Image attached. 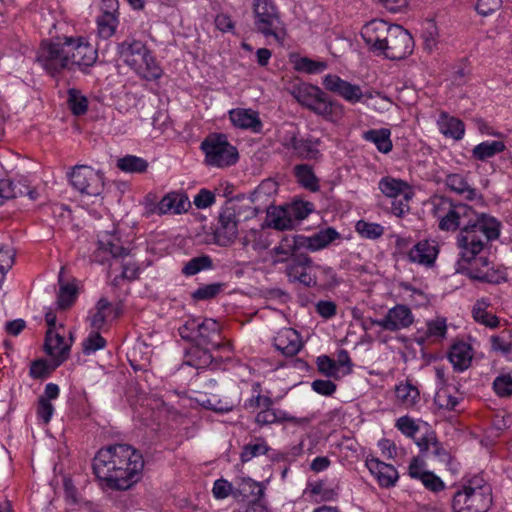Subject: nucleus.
<instances>
[{"instance_id":"nucleus-1","label":"nucleus","mask_w":512,"mask_h":512,"mask_svg":"<svg viewBox=\"0 0 512 512\" xmlns=\"http://www.w3.org/2000/svg\"><path fill=\"white\" fill-rule=\"evenodd\" d=\"M430 203L438 228L445 232L458 231L455 237L458 250L456 271L483 283L499 284L504 281V273L485 256L491 243L501 235V221L443 195H434Z\"/></svg>"},{"instance_id":"nucleus-2","label":"nucleus","mask_w":512,"mask_h":512,"mask_svg":"<svg viewBox=\"0 0 512 512\" xmlns=\"http://www.w3.org/2000/svg\"><path fill=\"white\" fill-rule=\"evenodd\" d=\"M92 468L102 487L122 491L141 479L144 459L133 446L119 443L101 448L93 459Z\"/></svg>"},{"instance_id":"nucleus-3","label":"nucleus","mask_w":512,"mask_h":512,"mask_svg":"<svg viewBox=\"0 0 512 512\" xmlns=\"http://www.w3.org/2000/svg\"><path fill=\"white\" fill-rule=\"evenodd\" d=\"M275 400L267 391L263 394L260 382L251 384L250 396L243 402V409L254 415V423L257 427L263 428L273 424L290 423L295 426H304L310 422L307 417H296L286 410L275 408Z\"/></svg>"},{"instance_id":"nucleus-4","label":"nucleus","mask_w":512,"mask_h":512,"mask_svg":"<svg viewBox=\"0 0 512 512\" xmlns=\"http://www.w3.org/2000/svg\"><path fill=\"white\" fill-rule=\"evenodd\" d=\"M116 53L124 64L145 81L156 82L164 74L163 68L154 53L141 40L127 37L117 44Z\"/></svg>"},{"instance_id":"nucleus-5","label":"nucleus","mask_w":512,"mask_h":512,"mask_svg":"<svg viewBox=\"0 0 512 512\" xmlns=\"http://www.w3.org/2000/svg\"><path fill=\"white\" fill-rule=\"evenodd\" d=\"M179 336L187 342L210 346L217 351L232 354V343L222 333V325L213 318L189 316L178 327Z\"/></svg>"},{"instance_id":"nucleus-6","label":"nucleus","mask_w":512,"mask_h":512,"mask_svg":"<svg viewBox=\"0 0 512 512\" xmlns=\"http://www.w3.org/2000/svg\"><path fill=\"white\" fill-rule=\"evenodd\" d=\"M492 505V488L482 477L474 476L452 498L453 512H487Z\"/></svg>"},{"instance_id":"nucleus-7","label":"nucleus","mask_w":512,"mask_h":512,"mask_svg":"<svg viewBox=\"0 0 512 512\" xmlns=\"http://www.w3.org/2000/svg\"><path fill=\"white\" fill-rule=\"evenodd\" d=\"M200 150L204 154V163L209 167L228 168L239 160L237 147L222 132L209 133L201 142Z\"/></svg>"},{"instance_id":"nucleus-8","label":"nucleus","mask_w":512,"mask_h":512,"mask_svg":"<svg viewBox=\"0 0 512 512\" xmlns=\"http://www.w3.org/2000/svg\"><path fill=\"white\" fill-rule=\"evenodd\" d=\"M35 61L53 79H58L65 71H69L70 62L65 36L57 40H42Z\"/></svg>"},{"instance_id":"nucleus-9","label":"nucleus","mask_w":512,"mask_h":512,"mask_svg":"<svg viewBox=\"0 0 512 512\" xmlns=\"http://www.w3.org/2000/svg\"><path fill=\"white\" fill-rule=\"evenodd\" d=\"M252 9L257 31L264 37H273L282 45L286 39L287 30L274 0H253Z\"/></svg>"},{"instance_id":"nucleus-10","label":"nucleus","mask_w":512,"mask_h":512,"mask_svg":"<svg viewBox=\"0 0 512 512\" xmlns=\"http://www.w3.org/2000/svg\"><path fill=\"white\" fill-rule=\"evenodd\" d=\"M69 57V71L77 67L83 74H88L89 69L98 58L97 49L83 36H65Z\"/></svg>"},{"instance_id":"nucleus-11","label":"nucleus","mask_w":512,"mask_h":512,"mask_svg":"<svg viewBox=\"0 0 512 512\" xmlns=\"http://www.w3.org/2000/svg\"><path fill=\"white\" fill-rule=\"evenodd\" d=\"M191 344L192 345L185 350L183 363L197 370L206 368L218 369L221 367L222 363L229 360L232 355L217 351L210 346Z\"/></svg>"},{"instance_id":"nucleus-12","label":"nucleus","mask_w":512,"mask_h":512,"mask_svg":"<svg viewBox=\"0 0 512 512\" xmlns=\"http://www.w3.org/2000/svg\"><path fill=\"white\" fill-rule=\"evenodd\" d=\"M69 179L73 188L83 195L99 197L104 190L103 173L87 165L75 166Z\"/></svg>"},{"instance_id":"nucleus-13","label":"nucleus","mask_w":512,"mask_h":512,"mask_svg":"<svg viewBox=\"0 0 512 512\" xmlns=\"http://www.w3.org/2000/svg\"><path fill=\"white\" fill-rule=\"evenodd\" d=\"M322 85L326 91L339 96L351 105L365 103L366 100L372 98L369 91H363L360 85L342 79L337 74L325 75L322 79Z\"/></svg>"},{"instance_id":"nucleus-14","label":"nucleus","mask_w":512,"mask_h":512,"mask_svg":"<svg viewBox=\"0 0 512 512\" xmlns=\"http://www.w3.org/2000/svg\"><path fill=\"white\" fill-rule=\"evenodd\" d=\"M381 55L390 60H401L412 54L414 40L412 35L402 26L392 24L389 35L384 41Z\"/></svg>"},{"instance_id":"nucleus-15","label":"nucleus","mask_w":512,"mask_h":512,"mask_svg":"<svg viewBox=\"0 0 512 512\" xmlns=\"http://www.w3.org/2000/svg\"><path fill=\"white\" fill-rule=\"evenodd\" d=\"M238 222L234 206L222 207L213 230L215 244L221 247L230 246L238 236Z\"/></svg>"},{"instance_id":"nucleus-16","label":"nucleus","mask_w":512,"mask_h":512,"mask_svg":"<svg viewBox=\"0 0 512 512\" xmlns=\"http://www.w3.org/2000/svg\"><path fill=\"white\" fill-rule=\"evenodd\" d=\"M129 254V246L122 241L118 231L103 232L98 238V248L94 252V260L105 264L111 259H119Z\"/></svg>"},{"instance_id":"nucleus-17","label":"nucleus","mask_w":512,"mask_h":512,"mask_svg":"<svg viewBox=\"0 0 512 512\" xmlns=\"http://www.w3.org/2000/svg\"><path fill=\"white\" fill-rule=\"evenodd\" d=\"M285 273L290 282H299L305 287L316 285V277L311 274L313 262L305 253H299L286 262Z\"/></svg>"},{"instance_id":"nucleus-18","label":"nucleus","mask_w":512,"mask_h":512,"mask_svg":"<svg viewBox=\"0 0 512 512\" xmlns=\"http://www.w3.org/2000/svg\"><path fill=\"white\" fill-rule=\"evenodd\" d=\"M391 27L392 24L382 19L371 20L362 27L360 34L369 51L381 55Z\"/></svg>"},{"instance_id":"nucleus-19","label":"nucleus","mask_w":512,"mask_h":512,"mask_svg":"<svg viewBox=\"0 0 512 512\" xmlns=\"http://www.w3.org/2000/svg\"><path fill=\"white\" fill-rule=\"evenodd\" d=\"M371 322L383 330L396 332L410 327L414 322V315L407 305L397 304L387 311L384 318L372 319Z\"/></svg>"},{"instance_id":"nucleus-20","label":"nucleus","mask_w":512,"mask_h":512,"mask_svg":"<svg viewBox=\"0 0 512 512\" xmlns=\"http://www.w3.org/2000/svg\"><path fill=\"white\" fill-rule=\"evenodd\" d=\"M365 466L382 488L394 487L399 479V473L393 465L385 463L374 456L366 458Z\"/></svg>"},{"instance_id":"nucleus-21","label":"nucleus","mask_w":512,"mask_h":512,"mask_svg":"<svg viewBox=\"0 0 512 512\" xmlns=\"http://www.w3.org/2000/svg\"><path fill=\"white\" fill-rule=\"evenodd\" d=\"M65 332L64 330H62ZM71 344L65 340L64 333L59 331H46L44 349L53 362L54 368L60 366L69 357Z\"/></svg>"},{"instance_id":"nucleus-22","label":"nucleus","mask_w":512,"mask_h":512,"mask_svg":"<svg viewBox=\"0 0 512 512\" xmlns=\"http://www.w3.org/2000/svg\"><path fill=\"white\" fill-rule=\"evenodd\" d=\"M228 116L233 127L237 129L256 134L263 130V122L258 111L250 108H233L228 111Z\"/></svg>"},{"instance_id":"nucleus-23","label":"nucleus","mask_w":512,"mask_h":512,"mask_svg":"<svg viewBox=\"0 0 512 512\" xmlns=\"http://www.w3.org/2000/svg\"><path fill=\"white\" fill-rule=\"evenodd\" d=\"M473 354L474 350L469 343L457 340L449 347L447 358L452 364L453 370L457 373H462L471 366Z\"/></svg>"},{"instance_id":"nucleus-24","label":"nucleus","mask_w":512,"mask_h":512,"mask_svg":"<svg viewBox=\"0 0 512 512\" xmlns=\"http://www.w3.org/2000/svg\"><path fill=\"white\" fill-rule=\"evenodd\" d=\"M439 246L435 241H418L408 252V259L425 267H432L438 257Z\"/></svg>"},{"instance_id":"nucleus-25","label":"nucleus","mask_w":512,"mask_h":512,"mask_svg":"<svg viewBox=\"0 0 512 512\" xmlns=\"http://www.w3.org/2000/svg\"><path fill=\"white\" fill-rule=\"evenodd\" d=\"M445 186L452 192L464 197L468 201L483 200V196L469 182L465 174L450 173L444 180Z\"/></svg>"},{"instance_id":"nucleus-26","label":"nucleus","mask_w":512,"mask_h":512,"mask_svg":"<svg viewBox=\"0 0 512 512\" xmlns=\"http://www.w3.org/2000/svg\"><path fill=\"white\" fill-rule=\"evenodd\" d=\"M274 346L283 355L293 357L299 353L303 343L298 331L293 328H284L274 338Z\"/></svg>"},{"instance_id":"nucleus-27","label":"nucleus","mask_w":512,"mask_h":512,"mask_svg":"<svg viewBox=\"0 0 512 512\" xmlns=\"http://www.w3.org/2000/svg\"><path fill=\"white\" fill-rule=\"evenodd\" d=\"M313 113L328 122L338 124L343 120L346 109L340 101L333 99L328 94L324 93V97L320 99Z\"/></svg>"},{"instance_id":"nucleus-28","label":"nucleus","mask_w":512,"mask_h":512,"mask_svg":"<svg viewBox=\"0 0 512 512\" xmlns=\"http://www.w3.org/2000/svg\"><path fill=\"white\" fill-rule=\"evenodd\" d=\"M324 91L316 85L302 83L295 85L291 91L294 99L304 108L314 111L320 99L324 97Z\"/></svg>"},{"instance_id":"nucleus-29","label":"nucleus","mask_w":512,"mask_h":512,"mask_svg":"<svg viewBox=\"0 0 512 512\" xmlns=\"http://www.w3.org/2000/svg\"><path fill=\"white\" fill-rule=\"evenodd\" d=\"M302 235L289 234L282 237L277 246L274 247V262L284 263L289 261L295 255H298L300 250L304 248L302 245Z\"/></svg>"},{"instance_id":"nucleus-30","label":"nucleus","mask_w":512,"mask_h":512,"mask_svg":"<svg viewBox=\"0 0 512 512\" xmlns=\"http://www.w3.org/2000/svg\"><path fill=\"white\" fill-rule=\"evenodd\" d=\"M239 497H242L243 499L251 498L248 500L247 504L255 502L265 504L263 485L250 477L235 479V498L237 499Z\"/></svg>"},{"instance_id":"nucleus-31","label":"nucleus","mask_w":512,"mask_h":512,"mask_svg":"<svg viewBox=\"0 0 512 512\" xmlns=\"http://www.w3.org/2000/svg\"><path fill=\"white\" fill-rule=\"evenodd\" d=\"M191 203L185 192L171 191L160 200L159 212L163 215H180L188 211Z\"/></svg>"},{"instance_id":"nucleus-32","label":"nucleus","mask_w":512,"mask_h":512,"mask_svg":"<svg viewBox=\"0 0 512 512\" xmlns=\"http://www.w3.org/2000/svg\"><path fill=\"white\" fill-rule=\"evenodd\" d=\"M340 237V233L335 228L327 227L309 237L302 235L300 239L305 249L315 252L326 248Z\"/></svg>"},{"instance_id":"nucleus-33","label":"nucleus","mask_w":512,"mask_h":512,"mask_svg":"<svg viewBox=\"0 0 512 512\" xmlns=\"http://www.w3.org/2000/svg\"><path fill=\"white\" fill-rule=\"evenodd\" d=\"M437 127L442 135L455 141H460L465 136L464 122L445 111L440 112Z\"/></svg>"},{"instance_id":"nucleus-34","label":"nucleus","mask_w":512,"mask_h":512,"mask_svg":"<svg viewBox=\"0 0 512 512\" xmlns=\"http://www.w3.org/2000/svg\"><path fill=\"white\" fill-rule=\"evenodd\" d=\"M290 62L295 71L308 75H317L328 68L326 60H315L307 56L292 55Z\"/></svg>"},{"instance_id":"nucleus-35","label":"nucleus","mask_w":512,"mask_h":512,"mask_svg":"<svg viewBox=\"0 0 512 512\" xmlns=\"http://www.w3.org/2000/svg\"><path fill=\"white\" fill-rule=\"evenodd\" d=\"M241 244L247 251L261 252L270 246V239L267 232L262 229H250L241 238Z\"/></svg>"},{"instance_id":"nucleus-36","label":"nucleus","mask_w":512,"mask_h":512,"mask_svg":"<svg viewBox=\"0 0 512 512\" xmlns=\"http://www.w3.org/2000/svg\"><path fill=\"white\" fill-rule=\"evenodd\" d=\"M362 137L365 141L373 143L377 150L383 154H387L393 149L390 129H369L363 133Z\"/></svg>"},{"instance_id":"nucleus-37","label":"nucleus","mask_w":512,"mask_h":512,"mask_svg":"<svg viewBox=\"0 0 512 512\" xmlns=\"http://www.w3.org/2000/svg\"><path fill=\"white\" fill-rule=\"evenodd\" d=\"M320 140L308 136L306 138L300 137L292 150L293 155L303 160H316L321 155L318 146Z\"/></svg>"},{"instance_id":"nucleus-38","label":"nucleus","mask_w":512,"mask_h":512,"mask_svg":"<svg viewBox=\"0 0 512 512\" xmlns=\"http://www.w3.org/2000/svg\"><path fill=\"white\" fill-rule=\"evenodd\" d=\"M395 395L397 402L405 408L414 407L420 400L418 388L408 380L396 385Z\"/></svg>"},{"instance_id":"nucleus-39","label":"nucleus","mask_w":512,"mask_h":512,"mask_svg":"<svg viewBox=\"0 0 512 512\" xmlns=\"http://www.w3.org/2000/svg\"><path fill=\"white\" fill-rule=\"evenodd\" d=\"M505 144L500 140H486L472 149V158L478 161H487L505 150Z\"/></svg>"},{"instance_id":"nucleus-40","label":"nucleus","mask_w":512,"mask_h":512,"mask_svg":"<svg viewBox=\"0 0 512 512\" xmlns=\"http://www.w3.org/2000/svg\"><path fill=\"white\" fill-rule=\"evenodd\" d=\"M378 188L386 197L393 199L403 196L407 191H412L406 181L390 176L381 178L378 183Z\"/></svg>"},{"instance_id":"nucleus-41","label":"nucleus","mask_w":512,"mask_h":512,"mask_svg":"<svg viewBox=\"0 0 512 512\" xmlns=\"http://www.w3.org/2000/svg\"><path fill=\"white\" fill-rule=\"evenodd\" d=\"M98 35L100 38L110 39L119 25V14L111 11H103L96 20Z\"/></svg>"},{"instance_id":"nucleus-42","label":"nucleus","mask_w":512,"mask_h":512,"mask_svg":"<svg viewBox=\"0 0 512 512\" xmlns=\"http://www.w3.org/2000/svg\"><path fill=\"white\" fill-rule=\"evenodd\" d=\"M294 176L297 182L311 192H317L320 188L319 179L314 173L312 166L308 164H297L294 167Z\"/></svg>"},{"instance_id":"nucleus-43","label":"nucleus","mask_w":512,"mask_h":512,"mask_svg":"<svg viewBox=\"0 0 512 512\" xmlns=\"http://www.w3.org/2000/svg\"><path fill=\"white\" fill-rule=\"evenodd\" d=\"M113 304L106 298H100L96 303L94 311L90 312L88 317L90 327L93 330H102L109 317L108 311L112 310Z\"/></svg>"},{"instance_id":"nucleus-44","label":"nucleus","mask_w":512,"mask_h":512,"mask_svg":"<svg viewBox=\"0 0 512 512\" xmlns=\"http://www.w3.org/2000/svg\"><path fill=\"white\" fill-rule=\"evenodd\" d=\"M116 167L124 173L142 174L147 171L149 163L142 157L127 154L117 159Z\"/></svg>"},{"instance_id":"nucleus-45","label":"nucleus","mask_w":512,"mask_h":512,"mask_svg":"<svg viewBox=\"0 0 512 512\" xmlns=\"http://www.w3.org/2000/svg\"><path fill=\"white\" fill-rule=\"evenodd\" d=\"M270 450L267 441L262 437H255L242 447L240 460L247 463L252 459L265 455Z\"/></svg>"},{"instance_id":"nucleus-46","label":"nucleus","mask_w":512,"mask_h":512,"mask_svg":"<svg viewBox=\"0 0 512 512\" xmlns=\"http://www.w3.org/2000/svg\"><path fill=\"white\" fill-rule=\"evenodd\" d=\"M214 267L211 256L202 254L193 257L184 263L181 273L185 277H192L202 271L212 270Z\"/></svg>"},{"instance_id":"nucleus-47","label":"nucleus","mask_w":512,"mask_h":512,"mask_svg":"<svg viewBox=\"0 0 512 512\" xmlns=\"http://www.w3.org/2000/svg\"><path fill=\"white\" fill-rule=\"evenodd\" d=\"M67 104L74 116L86 114L89 107L88 98L76 88H69L67 91Z\"/></svg>"},{"instance_id":"nucleus-48","label":"nucleus","mask_w":512,"mask_h":512,"mask_svg":"<svg viewBox=\"0 0 512 512\" xmlns=\"http://www.w3.org/2000/svg\"><path fill=\"white\" fill-rule=\"evenodd\" d=\"M355 230L361 238L369 240H377L385 232V228L381 224L365 220H359L355 225Z\"/></svg>"},{"instance_id":"nucleus-49","label":"nucleus","mask_w":512,"mask_h":512,"mask_svg":"<svg viewBox=\"0 0 512 512\" xmlns=\"http://www.w3.org/2000/svg\"><path fill=\"white\" fill-rule=\"evenodd\" d=\"M492 390L499 398H511L512 375L510 373H500L492 382Z\"/></svg>"},{"instance_id":"nucleus-50","label":"nucleus","mask_w":512,"mask_h":512,"mask_svg":"<svg viewBox=\"0 0 512 512\" xmlns=\"http://www.w3.org/2000/svg\"><path fill=\"white\" fill-rule=\"evenodd\" d=\"M107 341L101 336L100 330H93L88 334L82 343V351L85 355H92L95 352L104 349Z\"/></svg>"},{"instance_id":"nucleus-51","label":"nucleus","mask_w":512,"mask_h":512,"mask_svg":"<svg viewBox=\"0 0 512 512\" xmlns=\"http://www.w3.org/2000/svg\"><path fill=\"white\" fill-rule=\"evenodd\" d=\"M425 339H443L447 334V320L444 317L427 321Z\"/></svg>"},{"instance_id":"nucleus-52","label":"nucleus","mask_w":512,"mask_h":512,"mask_svg":"<svg viewBox=\"0 0 512 512\" xmlns=\"http://www.w3.org/2000/svg\"><path fill=\"white\" fill-rule=\"evenodd\" d=\"M212 495L216 500H224L229 496L235 498V481L229 482L225 478H219L214 481Z\"/></svg>"},{"instance_id":"nucleus-53","label":"nucleus","mask_w":512,"mask_h":512,"mask_svg":"<svg viewBox=\"0 0 512 512\" xmlns=\"http://www.w3.org/2000/svg\"><path fill=\"white\" fill-rule=\"evenodd\" d=\"M15 259V252L12 248L0 245V285L4 282L6 274L12 268Z\"/></svg>"},{"instance_id":"nucleus-54","label":"nucleus","mask_w":512,"mask_h":512,"mask_svg":"<svg viewBox=\"0 0 512 512\" xmlns=\"http://www.w3.org/2000/svg\"><path fill=\"white\" fill-rule=\"evenodd\" d=\"M277 192V183L274 180L267 179L263 180L253 191L252 201H263L266 198H270Z\"/></svg>"},{"instance_id":"nucleus-55","label":"nucleus","mask_w":512,"mask_h":512,"mask_svg":"<svg viewBox=\"0 0 512 512\" xmlns=\"http://www.w3.org/2000/svg\"><path fill=\"white\" fill-rule=\"evenodd\" d=\"M435 403L441 409L454 410L459 404V399L449 388L439 389L435 395Z\"/></svg>"},{"instance_id":"nucleus-56","label":"nucleus","mask_w":512,"mask_h":512,"mask_svg":"<svg viewBox=\"0 0 512 512\" xmlns=\"http://www.w3.org/2000/svg\"><path fill=\"white\" fill-rule=\"evenodd\" d=\"M77 293L75 285L70 283L62 285L57 297L59 307L62 309L70 307L76 301Z\"/></svg>"},{"instance_id":"nucleus-57","label":"nucleus","mask_w":512,"mask_h":512,"mask_svg":"<svg viewBox=\"0 0 512 512\" xmlns=\"http://www.w3.org/2000/svg\"><path fill=\"white\" fill-rule=\"evenodd\" d=\"M474 320L488 328L495 329L499 326V318L486 309L475 306L472 311Z\"/></svg>"},{"instance_id":"nucleus-58","label":"nucleus","mask_w":512,"mask_h":512,"mask_svg":"<svg viewBox=\"0 0 512 512\" xmlns=\"http://www.w3.org/2000/svg\"><path fill=\"white\" fill-rule=\"evenodd\" d=\"M223 284L210 283L199 286L193 293V299L197 301L210 300L215 298L222 291Z\"/></svg>"},{"instance_id":"nucleus-59","label":"nucleus","mask_w":512,"mask_h":512,"mask_svg":"<svg viewBox=\"0 0 512 512\" xmlns=\"http://www.w3.org/2000/svg\"><path fill=\"white\" fill-rule=\"evenodd\" d=\"M317 367L320 373L329 378L339 379V370L334 359L327 355H321L317 358Z\"/></svg>"},{"instance_id":"nucleus-60","label":"nucleus","mask_w":512,"mask_h":512,"mask_svg":"<svg viewBox=\"0 0 512 512\" xmlns=\"http://www.w3.org/2000/svg\"><path fill=\"white\" fill-rule=\"evenodd\" d=\"M418 481L432 493H439L446 488L445 482L432 471L426 472Z\"/></svg>"},{"instance_id":"nucleus-61","label":"nucleus","mask_w":512,"mask_h":512,"mask_svg":"<svg viewBox=\"0 0 512 512\" xmlns=\"http://www.w3.org/2000/svg\"><path fill=\"white\" fill-rule=\"evenodd\" d=\"M299 138V130L295 126L290 125L288 129H284L280 132L279 142L284 149L292 152Z\"/></svg>"},{"instance_id":"nucleus-62","label":"nucleus","mask_w":512,"mask_h":512,"mask_svg":"<svg viewBox=\"0 0 512 512\" xmlns=\"http://www.w3.org/2000/svg\"><path fill=\"white\" fill-rule=\"evenodd\" d=\"M395 427L406 437L416 439L419 433V426L409 416H402L397 419Z\"/></svg>"},{"instance_id":"nucleus-63","label":"nucleus","mask_w":512,"mask_h":512,"mask_svg":"<svg viewBox=\"0 0 512 512\" xmlns=\"http://www.w3.org/2000/svg\"><path fill=\"white\" fill-rule=\"evenodd\" d=\"M286 210H281L278 214L269 216V225L276 230L291 229L294 225L291 214L287 215Z\"/></svg>"},{"instance_id":"nucleus-64","label":"nucleus","mask_w":512,"mask_h":512,"mask_svg":"<svg viewBox=\"0 0 512 512\" xmlns=\"http://www.w3.org/2000/svg\"><path fill=\"white\" fill-rule=\"evenodd\" d=\"M55 412V408L53 404L48 401L46 398H39L37 408H36V415L38 420H40L43 424H48Z\"/></svg>"}]
</instances>
